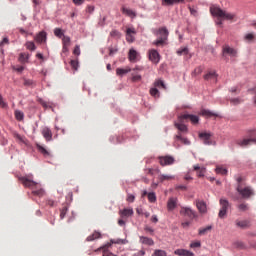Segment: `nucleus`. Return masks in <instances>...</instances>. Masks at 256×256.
I'll list each match as a JSON object with an SVG mask.
<instances>
[{"label":"nucleus","mask_w":256,"mask_h":256,"mask_svg":"<svg viewBox=\"0 0 256 256\" xmlns=\"http://www.w3.org/2000/svg\"><path fill=\"white\" fill-rule=\"evenodd\" d=\"M121 11L124 15H127V17H132V18H135L137 17V14L135 13V11L131 10V9H128L126 7H122L121 8Z\"/></svg>","instance_id":"23"},{"label":"nucleus","mask_w":256,"mask_h":256,"mask_svg":"<svg viewBox=\"0 0 256 256\" xmlns=\"http://www.w3.org/2000/svg\"><path fill=\"white\" fill-rule=\"evenodd\" d=\"M148 201L150 203H155V201H157V196L155 195V192L148 193Z\"/></svg>","instance_id":"43"},{"label":"nucleus","mask_w":256,"mask_h":256,"mask_svg":"<svg viewBox=\"0 0 256 256\" xmlns=\"http://www.w3.org/2000/svg\"><path fill=\"white\" fill-rule=\"evenodd\" d=\"M74 55H81V48L79 45H76L74 50H73Z\"/></svg>","instance_id":"58"},{"label":"nucleus","mask_w":256,"mask_h":256,"mask_svg":"<svg viewBox=\"0 0 256 256\" xmlns=\"http://www.w3.org/2000/svg\"><path fill=\"white\" fill-rule=\"evenodd\" d=\"M37 149L40 153H42V155H44L45 157L49 156V151H47V149H45V147L37 144Z\"/></svg>","instance_id":"41"},{"label":"nucleus","mask_w":256,"mask_h":256,"mask_svg":"<svg viewBox=\"0 0 256 256\" xmlns=\"http://www.w3.org/2000/svg\"><path fill=\"white\" fill-rule=\"evenodd\" d=\"M196 207L202 215H205L207 213V203L203 200H196Z\"/></svg>","instance_id":"12"},{"label":"nucleus","mask_w":256,"mask_h":256,"mask_svg":"<svg viewBox=\"0 0 256 256\" xmlns=\"http://www.w3.org/2000/svg\"><path fill=\"white\" fill-rule=\"evenodd\" d=\"M178 200L175 197H170L167 201V210L168 211H175L177 209Z\"/></svg>","instance_id":"13"},{"label":"nucleus","mask_w":256,"mask_h":256,"mask_svg":"<svg viewBox=\"0 0 256 256\" xmlns=\"http://www.w3.org/2000/svg\"><path fill=\"white\" fill-rule=\"evenodd\" d=\"M210 12L214 17H218L217 25H223V20L231 21L235 19V15L222 10L219 7H210Z\"/></svg>","instance_id":"2"},{"label":"nucleus","mask_w":256,"mask_h":256,"mask_svg":"<svg viewBox=\"0 0 256 256\" xmlns=\"http://www.w3.org/2000/svg\"><path fill=\"white\" fill-rule=\"evenodd\" d=\"M133 210L132 208H124L123 210L119 211V215L122 219L133 217Z\"/></svg>","instance_id":"17"},{"label":"nucleus","mask_w":256,"mask_h":256,"mask_svg":"<svg viewBox=\"0 0 256 256\" xmlns=\"http://www.w3.org/2000/svg\"><path fill=\"white\" fill-rule=\"evenodd\" d=\"M235 225L239 229H249V227H251V222L249 220H236Z\"/></svg>","instance_id":"16"},{"label":"nucleus","mask_w":256,"mask_h":256,"mask_svg":"<svg viewBox=\"0 0 256 256\" xmlns=\"http://www.w3.org/2000/svg\"><path fill=\"white\" fill-rule=\"evenodd\" d=\"M203 117H219V114L212 112L211 110H201Z\"/></svg>","instance_id":"29"},{"label":"nucleus","mask_w":256,"mask_h":256,"mask_svg":"<svg viewBox=\"0 0 256 256\" xmlns=\"http://www.w3.org/2000/svg\"><path fill=\"white\" fill-rule=\"evenodd\" d=\"M194 171L197 172V177H205V168L199 165H194Z\"/></svg>","instance_id":"26"},{"label":"nucleus","mask_w":256,"mask_h":256,"mask_svg":"<svg viewBox=\"0 0 256 256\" xmlns=\"http://www.w3.org/2000/svg\"><path fill=\"white\" fill-rule=\"evenodd\" d=\"M128 59L131 63H137L139 61V52L131 48L128 53Z\"/></svg>","instance_id":"11"},{"label":"nucleus","mask_w":256,"mask_h":256,"mask_svg":"<svg viewBox=\"0 0 256 256\" xmlns=\"http://www.w3.org/2000/svg\"><path fill=\"white\" fill-rule=\"evenodd\" d=\"M14 115L17 121H23V119L25 118V114L20 110H16L14 112Z\"/></svg>","instance_id":"32"},{"label":"nucleus","mask_w":256,"mask_h":256,"mask_svg":"<svg viewBox=\"0 0 256 256\" xmlns=\"http://www.w3.org/2000/svg\"><path fill=\"white\" fill-rule=\"evenodd\" d=\"M19 61H20V63H27V61H29V54L20 53Z\"/></svg>","instance_id":"37"},{"label":"nucleus","mask_w":256,"mask_h":256,"mask_svg":"<svg viewBox=\"0 0 256 256\" xmlns=\"http://www.w3.org/2000/svg\"><path fill=\"white\" fill-rule=\"evenodd\" d=\"M152 256H167V252L165 250H155Z\"/></svg>","instance_id":"45"},{"label":"nucleus","mask_w":256,"mask_h":256,"mask_svg":"<svg viewBox=\"0 0 256 256\" xmlns=\"http://www.w3.org/2000/svg\"><path fill=\"white\" fill-rule=\"evenodd\" d=\"M185 0H162V5L171 6L177 3H183Z\"/></svg>","instance_id":"30"},{"label":"nucleus","mask_w":256,"mask_h":256,"mask_svg":"<svg viewBox=\"0 0 256 256\" xmlns=\"http://www.w3.org/2000/svg\"><path fill=\"white\" fill-rule=\"evenodd\" d=\"M154 87H158V89H167V86L165 85V82H163V80H156L154 82Z\"/></svg>","instance_id":"35"},{"label":"nucleus","mask_w":256,"mask_h":256,"mask_svg":"<svg viewBox=\"0 0 256 256\" xmlns=\"http://www.w3.org/2000/svg\"><path fill=\"white\" fill-rule=\"evenodd\" d=\"M140 242L143 243V245H150V246L155 245V242L153 241V239L145 236L140 237Z\"/></svg>","instance_id":"28"},{"label":"nucleus","mask_w":256,"mask_h":256,"mask_svg":"<svg viewBox=\"0 0 256 256\" xmlns=\"http://www.w3.org/2000/svg\"><path fill=\"white\" fill-rule=\"evenodd\" d=\"M238 209L242 212L249 211V205L247 203H241L238 205Z\"/></svg>","instance_id":"44"},{"label":"nucleus","mask_w":256,"mask_h":256,"mask_svg":"<svg viewBox=\"0 0 256 256\" xmlns=\"http://www.w3.org/2000/svg\"><path fill=\"white\" fill-rule=\"evenodd\" d=\"M211 229H213L212 226H207L205 228H200L198 231L199 235H207V233H209V231H211Z\"/></svg>","instance_id":"39"},{"label":"nucleus","mask_w":256,"mask_h":256,"mask_svg":"<svg viewBox=\"0 0 256 256\" xmlns=\"http://www.w3.org/2000/svg\"><path fill=\"white\" fill-rule=\"evenodd\" d=\"M35 40L37 41V43H45L47 41V33L43 32V31L40 32L36 36Z\"/></svg>","instance_id":"24"},{"label":"nucleus","mask_w":256,"mask_h":256,"mask_svg":"<svg viewBox=\"0 0 256 256\" xmlns=\"http://www.w3.org/2000/svg\"><path fill=\"white\" fill-rule=\"evenodd\" d=\"M46 205H48L49 207H55L56 203L53 200H47Z\"/></svg>","instance_id":"63"},{"label":"nucleus","mask_w":256,"mask_h":256,"mask_svg":"<svg viewBox=\"0 0 256 256\" xmlns=\"http://www.w3.org/2000/svg\"><path fill=\"white\" fill-rule=\"evenodd\" d=\"M4 45H9V38L5 37L3 40L0 42V47H3Z\"/></svg>","instance_id":"60"},{"label":"nucleus","mask_w":256,"mask_h":256,"mask_svg":"<svg viewBox=\"0 0 256 256\" xmlns=\"http://www.w3.org/2000/svg\"><path fill=\"white\" fill-rule=\"evenodd\" d=\"M132 81H141V75L139 74H132Z\"/></svg>","instance_id":"62"},{"label":"nucleus","mask_w":256,"mask_h":256,"mask_svg":"<svg viewBox=\"0 0 256 256\" xmlns=\"http://www.w3.org/2000/svg\"><path fill=\"white\" fill-rule=\"evenodd\" d=\"M253 143H256L255 130L248 131L245 138L236 140V144L239 147H249V145H253Z\"/></svg>","instance_id":"3"},{"label":"nucleus","mask_w":256,"mask_h":256,"mask_svg":"<svg viewBox=\"0 0 256 256\" xmlns=\"http://www.w3.org/2000/svg\"><path fill=\"white\" fill-rule=\"evenodd\" d=\"M13 69L15 71H17L18 73H22V71H25V67L23 66H20V67H13Z\"/></svg>","instance_id":"64"},{"label":"nucleus","mask_w":256,"mask_h":256,"mask_svg":"<svg viewBox=\"0 0 256 256\" xmlns=\"http://www.w3.org/2000/svg\"><path fill=\"white\" fill-rule=\"evenodd\" d=\"M158 161L161 167H167V165H173L175 163V158L169 155L159 156Z\"/></svg>","instance_id":"8"},{"label":"nucleus","mask_w":256,"mask_h":256,"mask_svg":"<svg viewBox=\"0 0 256 256\" xmlns=\"http://www.w3.org/2000/svg\"><path fill=\"white\" fill-rule=\"evenodd\" d=\"M200 139H202L204 145H211V133L202 132L199 134Z\"/></svg>","instance_id":"18"},{"label":"nucleus","mask_w":256,"mask_h":256,"mask_svg":"<svg viewBox=\"0 0 256 256\" xmlns=\"http://www.w3.org/2000/svg\"><path fill=\"white\" fill-rule=\"evenodd\" d=\"M20 181L24 187H28V189H32V195L36 197H43L45 195V190L41 188V185L27 177H21Z\"/></svg>","instance_id":"1"},{"label":"nucleus","mask_w":256,"mask_h":256,"mask_svg":"<svg viewBox=\"0 0 256 256\" xmlns=\"http://www.w3.org/2000/svg\"><path fill=\"white\" fill-rule=\"evenodd\" d=\"M126 34L127 35H136L137 31H135V28H127Z\"/></svg>","instance_id":"56"},{"label":"nucleus","mask_w":256,"mask_h":256,"mask_svg":"<svg viewBox=\"0 0 256 256\" xmlns=\"http://www.w3.org/2000/svg\"><path fill=\"white\" fill-rule=\"evenodd\" d=\"M205 81H214L217 83V72L209 71L207 74L204 75Z\"/></svg>","instance_id":"20"},{"label":"nucleus","mask_w":256,"mask_h":256,"mask_svg":"<svg viewBox=\"0 0 256 256\" xmlns=\"http://www.w3.org/2000/svg\"><path fill=\"white\" fill-rule=\"evenodd\" d=\"M175 179V176H171V175H167V174H161L159 176V181H161V183H163V181H171Z\"/></svg>","instance_id":"31"},{"label":"nucleus","mask_w":256,"mask_h":256,"mask_svg":"<svg viewBox=\"0 0 256 256\" xmlns=\"http://www.w3.org/2000/svg\"><path fill=\"white\" fill-rule=\"evenodd\" d=\"M93 11H95V6H91V5H89V6H87L86 7V13H93Z\"/></svg>","instance_id":"61"},{"label":"nucleus","mask_w":256,"mask_h":256,"mask_svg":"<svg viewBox=\"0 0 256 256\" xmlns=\"http://www.w3.org/2000/svg\"><path fill=\"white\" fill-rule=\"evenodd\" d=\"M23 85L25 87H33V85H35V82H33V80L31 79H24Z\"/></svg>","instance_id":"50"},{"label":"nucleus","mask_w":256,"mask_h":256,"mask_svg":"<svg viewBox=\"0 0 256 256\" xmlns=\"http://www.w3.org/2000/svg\"><path fill=\"white\" fill-rule=\"evenodd\" d=\"M127 73H131V68L127 67V68H117L116 69V75H118V77H123V75H127Z\"/></svg>","instance_id":"25"},{"label":"nucleus","mask_w":256,"mask_h":256,"mask_svg":"<svg viewBox=\"0 0 256 256\" xmlns=\"http://www.w3.org/2000/svg\"><path fill=\"white\" fill-rule=\"evenodd\" d=\"M70 65L72 69H74V71H77V69L79 68V62L77 60H71Z\"/></svg>","instance_id":"52"},{"label":"nucleus","mask_w":256,"mask_h":256,"mask_svg":"<svg viewBox=\"0 0 256 256\" xmlns=\"http://www.w3.org/2000/svg\"><path fill=\"white\" fill-rule=\"evenodd\" d=\"M109 249H111V244H106L99 248V250H102L103 256H117L116 254H113Z\"/></svg>","instance_id":"19"},{"label":"nucleus","mask_w":256,"mask_h":256,"mask_svg":"<svg viewBox=\"0 0 256 256\" xmlns=\"http://www.w3.org/2000/svg\"><path fill=\"white\" fill-rule=\"evenodd\" d=\"M62 43L64 47H71V38L69 36H63Z\"/></svg>","instance_id":"40"},{"label":"nucleus","mask_w":256,"mask_h":256,"mask_svg":"<svg viewBox=\"0 0 256 256\" xmlns=\"http://www.w3.org/2000/svg\"><path fill=\"white\" fill-rule=\"evenodd\" d=\"M190 247H191L192 249H195V248H197V247H201V242H199V241H197V242H192V243L190 244Z\"/></svg>","instance_id":"59"},{"label":"nucleus","mask_w":256,"mask_h":256,"mask_svg":"<svg viewBox=\"0 0 256 256\" xmlns=\"http://www.w3.org/2000/svg\"><path fill=\"white\" fill-rule=\"evenodd\" d=\"M180 215H182V217H188V219H191V220L197 219V217H199L197 212H195L193 209L189 207H182L180 209Z\"/></svg>","instance_id":"6"},{"label":"nucleus","mask_w":256,"mask_h":256,"mask_svg":"<svg viewBox=\"0 0 256 256\" xmlns=\"http://www.w3.org/2000/svg\"><path fill=\"white\" fill-rule=\"evenodd\" d=\"M126 41L128 43H133V41H135V37L132 34H126Z\"/></svg>","instance_id":"54"},{"label":"nucleus","mask_w":256,"mask_h":256,"mask_svg":"<svg viewBox=\"0 0 256 256\" xmlns=\"http://www.w3.org/2000/svg\"><path fill=\"white\" fill-rule=\"evenodd\" d=\"M223 55H230V57H237V50L231 48L229 45L223 46Z\"/></svg>","instance_id":"15"},{"label":"nucleus","mask_w":256,"mask_h":256,"mask_svg":"<svg viewBox=\"0 0 256 256\" xmlns=\"http://www.w3.org/2000/svg\"><path fill=\"white\" fill-rule=\"evenodd\" d=\"M150 95H151L152 97H155V99H159V97H160V92H159V90L157 89V87L150 89Z\"/></svg>","instance_id":"38"},{"label":"nucleus","mask_w":256,"mask_h":256,"mask_svg":"<svg viewBox=\"0 0 256 256\" xmlns=\"http://www.w3.org/2000/svg\"><path fill=\"white\" fill-rule=\"evenodd\" d=\"M174 255H178V256H193V252L189 251V250H185V249H176L174 251Z\"/></svg>","instance_id":"21"},{"label":"nucleus","mask_w":256,"mask_h":256,"mask_svg":"<svg viewBox=\"0 0 256 256\" xmlns=\"http://www.w3.org/2000/svg\"><path fill=\"white\" fill-rule=\"evenodd\" d=\"M180 121L188 120L192 125H197L199 123V116L193 114H183L179 117Z\"/></svg>","instance_id":"10"},{"label":"nucleus","mask_w":256,"mask_h":256,"mask_svg":"<svg viewBox=\"0 0 256 256\" xmlns=\"http://www.w3.org/2000/svg\"><path fill=\"white\" fill-rule=\"evenodd\" d=\"M176 141H180L183 145H191V141H189V139L183 137V135L180 133H178L175 136Z\"/></svg>","instance_id":"22"},{"label":"nucleus","mask_w":256,"mask_h":256,"mask_svg":"<svg viewBox=\"0 0 256 256\" xmlns=\"http://www.w3.org/2000/svg\"><path fill=\"white\" fill-rule=\"evenodd\" d=\"M201 73H203V68H201V66H199L194 69V71L192 72V75H193V77H197V75H201Z\"/></svg>","instance_id":"49"},{"label":"nucleus","mask_w":256,"mask_h":256,"mask_svg":"<svg viewBox=\"0 0 256 256\" xmlns=\"http://www.w3.org/2000/svg\"><path fill=\"white\" fill-rule=\"evenodd\" d=\"M126 201H128V203H133L135 201V195L133 194H128Z\"/></svg>","instance_id":"55"},{"label":"nucleus","mask_w":256,"mask_h":256,"mask_svg":"<svg viewBox=\"0 0 256 256\" xmlns=\"http://www.w3.org/2000/svg\"><path fill=\"white\" fill-rule=\"evenodd\" d=\"M157 34L160 35V37L153 42V45L156 47H163V45L167 43V39H169V30H167V27H161L158 29Z\"/></svg>","instance_id":"4"},{"label":"nucleus","mask_w":256,"mask_h":256,"mask_svg":"<svg viewBox=\"0 0 256 256\" xmlns=\"http://www.w3.org/2000/svg\"><path fill=\"white\" fill-rule=\"evenodd\" d=\"M99 237H101V233L94 232L93 234L86 238V241H95V239H99Z\"/></svg>","instance_id":"34"},{"label":"nucleus","mask_w":256,"mask_h":256,"mask_svg":"<svg viewBox=\"0 0 256 256\" xmlns=\"http://www.w3.org/2000/svg\"><path fill=\"white\" fill-rule=\"evenodd\" d=\"M41 134L46 141H53V132L51 129H49V127L42 128Z\"/></svg>","instance_id":"14"},{"label":"nucleus","mask_w":256,"mask_h":256,"mask_svg":"<svg viewBox=\"0 0 256 256\" xmlns=\"http://www.w3.org/2000/svg\"><path fill=\"white\" fill-rule=\"evenodd\" d=\"M113 244H115V245H125V240H123V239H117V240L112 239V240H110V243H108V245H113Z\"/></svg>","instance_id":"42"},{"label":"nucleus","mask_w":256,"mask_h":256,"mask_svg":"<svg viewBox=\"0 0 256 256\" xmlns=\"http://www.w3.org/2000/svg\"><path fill=\"white\" fill-rule=\"evenodd\" d=\"M215 171L218 175H227V170L223 167H217Z\"/></svg>","instance_id":"46"},{"label":"nucleus","mask_w":256,"mask_h":256,"mask_svg":"<svg viewBox=\"0 0 256 256\" xmlns=\"http://www.w3.org/2000/svg\"><path fill=\"white\" fill-rule=\"evenodd\" d=\"M149 61L157 65L161 61V54L155 49H150L148 51Z\"/></svg>","instance_id":"9"},{"label":"nucleus","mask_w":256,"mask_h":256,"mask_svg":"<svg viewBox=\"0 0 256 256\" xmlns=\"http://www.w3.org/2000/svg\"><path fill=\"white\" fill-rule=\"evenodd\" d=\"M54 35L56 37H59V39H61V37H63V30H61V28H55Z\"/></svg>","instance_id":"51"},{"label":"nucleus","mask_w":256,"mask_h":256,"mask_svg":"<svg viewBox=\"0 0 256 256\" xmlns=\"http://www.w3.org/2000/svg\"><path fill=\"white\" fill-rule=\"evenodd\" d=\"M220 203V210L218 213V217L220 219H225L227 217V211H229V207H231V204L229 203V200L221 198L219 200Z\"/></svg>","instance_id":"5"},{"label":"nucleus","mask_w":256,"mask_h":256,"mask_svg":"<svg viewBox=\"0 0 256 256\" xmlns=\"http://www.w3.org/2000/svg\"><path fill=\"white\" fill-rule=\"evenodd\" d=\"M67 211H69V208H67V206H64L60 210V219H65V215H67Z\"/></svg>","instance_id":"48"},{"label":"nucleus","mask_w":256,"mask_h":256,"mask_svg":"<svg viewBox=\"0 0 256 256\" xmlns=\"http://www.w3.org/2000/svg\"><path fill=\"white\" fill-rule=\"evenodd\" d=\"M238 193L243 197V199H249L253 195V190L251 187H243L241 184L237 187Z\"/></svg>","instance_id":"7"},{"label":"nucleus","mask_w":256,"mask_h":256,"mask_svg":"<svg viewBox=\"0 0 256 256\" xmlns=\"http://www.w3.org/2000/svg\"><path fill=\"white\" fill-rule=\"evenodd\" d=\"M244 41H246L247 43H251L253 41H255V34L253 33H248L244 36Z\"/></svg>","instance_id":"36"},{"label":"nucleus","mask_w":256,"mask_h":256,"mask_svg":"<svg viewBox=\"0 0 256 256\" xmlns=\"http://www.w3.org/2000/svg\"><path fill=\"white\" fill-rule=\"evenodd\" d=\"M176 53L179 57H181V55H189V48L182 47V48L178 49Z\"/></svg>","instance_id":"33"},{"label":"nucleus","mask_w":256,"mask_h":256,"mask_svg":"<svg viewBox=\"0 0 256 256\" xmlns=\"http://www.w3.org/2000/svg\"><path fill=\"white\" fill-rule=\"evenodd\" d=\"M26 49H28L29 51H35V49H37V47L35 46V43H33V42H26Z\"/></svg>","instance_id":"47"},{"label":"nucleus","mask_w":256,"mask_h":256,"mask_svg":"<svg viewBox=\"0 0 256 256\" xmlns=\"http://www.w3.org/2000/svg\"><path fill=\"white\" fill-rule=\"evenodd\" d=\"M175 127L176 129H178V133H187V131H189V129L187 128V125L183 124V123H175Z\"/></svg>","instance_id":"27"},{"label":"nucleus","mask_w":256,"mask_h":256,"mask_svg":"<svg viewBox=\"0 0 256 256\" xmlns=\"http://www.w3.org/2000/svg\"><path fill=\"white\" fill-rule=\"evenodd\" d=\"M230 103L232 105H239L240 103H243V100H241L240 98H231Z\"/></svg>","instance_id":"53"},{"label":"nucleus","mask_w":256,"mask_h":256,"mask_svg":"<svg viewBox=\"0 0 256 256\" xmlns=\"http://www.w3.org/2000/svg\"><path fill=\"white\" fill-rule=\"evenodd\" d=\"M67 53H69V46H63L62 48V57H67Z\"/></svg>","instance_id":"57"}]
</instances>
